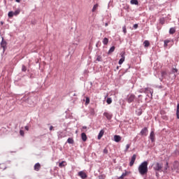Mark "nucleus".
I'll use <instances>...</instances> for the list:
<instances>
[{
  "label": "nucleus",
  "mask_w": 179,
  "mask_h": 179,
  "mask_svg": "<svg viewBox=\"0 0 179 179\" xmlns=\"http://www.w3.org/2000/svg\"><path fill=\"white\" fill-rule=\"evenodd\" d=\"M148 162L145 161L138 166V170L141 176H146V174H148Z\"/></svg>",
  "instance_id": "f257e3e1"
},
{
  "label": "nucleus",
  "mask_w": 179,
  "mask_h": 179,
  "mask_svg": "<svg viewBox=\"0 0 179 179\" xmlns=\"http://www.w3.org/2000/svg\"><path fill=\"white\" fill-rule=\"evenodd\" d=\"M127 103H132L135 100V94H129L127 95Z\"/></svg>",
  "instance_id": "f03ea898"
},
{
  "label": "nucleus",
  "mask_w": 179,
  "mask_h": 179,
  "mask_svg": "<svg viewBox=\"0 0 179 179\" xmlns=\"http://www.w3.org/2000/svg\"><path fill=\"white\" fill-rule=\"evenodd\" d=\"M162 169H163V166H162V164H160L159 163H157L154 166V169L157 171H160Z\"/></svg>",
  "instance_id": "7ed1b4c3"
},
{
  "label": "nucleus",
  "mask_w": 179,
  "mask_h": 179,
  "mask_svg": "<svg viewBox=\"0 0 179 179\" xmlns=\"http://www.w3.org/2000/svg\"><path fill=\"white\" fill-rule=\"evenodd\" d=\"M78 176L83 179L87 178V174H86V173H85L83 171L78 172Z\"/></svg>",
  "instance_id": "20e7f679"
},
{
  "label": "nucleus",
  "mask_w": 179,
  "mask_h": 179,
  "mask_svg": "<svg viewBox=\"0 0 179 179\" xmlns=\"http://www.w3.org/2000/svg\"><path fill=\"white\" fill-rule=\"evenodd\" d=\"M125 61V52L121 53V59L119 60V65H122Z\"/></svg>",
  "instance_id": "39448f33"
},
{
  "label": "nucleus",
  "mask_w": 179,
  "mask_h": 179,
  "mask_svg": "<svg viewBox=\"0 0 179 179\" xmlns=\"http://www.w3.org/2000/svg\"><path fill=\"white\" fill-rule=\"evenodd\" d=\"M135 160H136V155L134 154L131 157V159L130 163H129L130 167H132V166H134V164L135 163Z\"/></svg>",
  "instance_id": "423d86ee"
},
{
  "label": "nucleus",
  "mask_w": 179,
  "mask_h": 179,
  "mask_svg": "<svg viewBox=\"0 0 179 179\" xmlns=\"http://www.w3.org/2000/svg\"><path fill=\"white\" fill-rule=\"evenodd\" d=\"M34 169L35 171H40V169H41V165L40 164V163H36L34 165Z\"/></svg>",
  "instance_id": "0eeeda50"
},
{
  "label": "nucleus",
  "mask_w": 179,
  "mask_h": 179,
  "mask_svg": "<svg viewBox=\"0 0 179 179\" xmlns=\"http://www.w3.org/2000/svg\"><path fill=\"white\" fill-rule=\"evenodd\" d=\"M141 135H144V136H146L148 135V127H144L141 131Z\"/></svg>",
  "instance_id": "6e6552de"
},
{
  "label": "nucleus",
  "mask_w": 179,
  "mask_h": 179,
  "mask_svg": "<svg viewBox=\"0 0 179 179\" xmlns=\"http://www.w3.org/2000/svg\"><path fill=\"white\" fill-rule=\"evenodd\" d=\"M6 42L2 38L1 43V46L3 49V51H5V48H6Z\"/></svg>",
  "instance_id": "1a4fd4ad"
},
{
  "label": "nucleus",
  "mask_w": 179,
  "mask_h": 179,
  "mask_svg": "<svg viewBox=\"0 0 179 179\" xmlns=\"http://www.w3.org/2000/svg\"><path fill=\"white\" fill-rule=\"evenodd\" d=\"M150 139L152 142H155V131H151L150 134Z\"/></svg>",
  "instance_id": "9d476101"
},
{
  "label": "nucleus",
  "mask_w": 179,
  "mask_h": 179,
  "mask_svg": "<svg viewBox=\"0 0 179 179\" xmlns=\"http://www.w3.org/2000/svg\"><path fill=\"white\" fill-rule=\"evenodd\" d=\"M81 138H82V141H83V142H86V141H87V136H86L85 133L81 134Z\"/></svg>",
  "instance_id": "9b49d317"
},
{
  "label": "nucleus",
  "mask_w": 179,
  "mask_h": 179,
  "mask_svg": "<svg viewBox=\"0 0 179 179\" xmlns=\"http://www.w3.org/2000/svg\"><path fill=\"white\" fill-rule=\"evenodd\" d=\"M113 138H114L115 142H121V137H120V136L115 135Z\"/></svg>",
  "instance_id": "f8f14e48"
},
{
  "label": "nucleus",
  "mask_w": 179,
  "mask_h": 179,
  "mask_svg": "<svg viewBox=\"0 0 179 179\" xmlns=\"http://www.w3.org/2000/svg\"><path fill=\"white\" fill-rule=\"evenodd\" d=\"M103 115L107 118V120H111V118L113 117L110 113H108L107 112H105L103 113Z\"/></svg>",
  "instance_id": "ddd939ff"
},
{
  "label": "nucleus",
  "mask_w": 179,
  "mask_h": 179,
  "mask_svg": "<svg viewBox=\"0 0 179 179\" xmlns=\"http://www.w3.org/2000/svg\"><path fill=\"white\" fill-rule=\"evenodd\" d=\"M103 135H104V130H101L98 135V139H101V138H103Z\"/></svg>",
  "instance_id": "4468645a"
},
{
  "label": "nucleus",
  "mask_w": 179,
  "mask_h": 179,
  "mask_svg": "<svg viewBox=\"0 0 179 179\" xmlns=\"http://www.w3.org/2000/svg\"><path fill=\"white\" fill-rule=\"evenodd\" d=\"M65 166H66V162L65 161H62L59 164V167H60V169H62V167H65Z\"/></svg>",
  "instance_id": "2eb2a0df"
},
{
  "label": "nucleus",
  "mask_w": 179,
  "mask_h": 179,
  "mask_svg": "<svg viewBox=\"0 0 179 179\" xmlns=\"http://www.w3.org/2000/svg\"><path fill=\"white\" fill-rule=\"evenodd\" d=\"M130 3L131 5H139V1L138 0H131Z\"/></svg>",
  "instance_id": "dca6fc26"
},
{
  "label": "nucleus",
  "mask_w": 179,
  "mask_h": 179,
  "mask_svg": "<svg viewBox=\"0 0 179 179\" xmlns=\"http://www.w3.org/2000/svg\"><path fill=\"white\" fill-rule=\"evenodd\" d=\"M143 45L146 48L149 47V45H150V43L149 42V41H145L143 42Z\"/></svg>",
  "instance_id": "f3484780"
},
{
  "label": "nucleus",
  "mask_w": 179,
  "mask_h": 179,
  "mask_svg": "<svg viewBox=\"0 0 179 179\" xmlns=\"http://www.w3.org/2000/svg\"><path fill=\"white\" fill-rule=\"evenodd\" d=\"M74 142L75 141H73V138H69L67 139V143H70L71 145H73Z\"/></svg>",
  "instance_id": "a211bd4d"
},
{
  "label": "nucleus",
  "mask_w": 179,
  "mask_h": 179,
  "mask_svg": "<svg viewBox=\"0 0 179 179\" xmlns=\"http://www.w3.org/2000/svg\"><path fill=\"white\" fill-rule=\"evenodd\" d=\"M176 117L178 120H179V103L177 104V108H176Z\"/></svg>",
  "instance_id": "6ab92c4d"
},
{
  "label": "nucleus",
  "mask_w": 179,
  "mask_h": 179,
  "mask_svg": "<svg viewBox=\"0 0 179 179\" xmlns=\"http://www.w3.org/2000/svg\"><path fill=\"white\" fill-rule=\"evenodd\" d=\"M102 43L104 45H107V44H108V38H104Z\"/></svg>",
  "instance_id": "aec40b11"
},
{
  "label": "nucleus",
  "mask_w": 179,
  "mask_h": 179,
  "mask_svg": "<svg viewBox=\"0 0 179 179\" xmlns=\"http://www.w3.org/2000/svg\"><path fill=\"white\" fill-rule=\"evenodd\" d=\"M176 33V28L172 27L169 29V34H174Z\"/></svg>",
  "instance_id": "412c9836"
},
{
  "label": "nucleus",
  "mask_w": 179,
  "mask_h": 179,
  "mask_svg": "<svg viewBox=\"0 0 179 179\" xmlns=\"http://www.w3.org/2000/svg\"><path fill=\"white\" fill-rule=\"evenodd\" d=\"M115 50V46H112L108 50V54H111V52H114Z\"/></svg>",
  "instance_id": "4be33fe9"
},
{
  "label": "nucleus",
  "mask_w": 179,
  "mask_h": 179,
  "mask_svg": "<svg viewBox=\"0 0 179 179\" xmlns=\"http://www.w3.org/2000/svg\"><path fill=\"white\" fill-rule=\"evenodd\" d=\"M169 43H170V40L167 39L164 41V46L165 48H167V46L169 45Z\"/></svg>",
  "instance_id": "5701e85b"
},
{
  "label": "nucleus",
  "mask_w": 179,
  "mask_h": 179,
  "mask_svg": "<svg viewBox=\"0 0 179 179\" xmlns=\"http://www.w3.org/2000/svg\"><path fill=\"white\" fill-rule=\"evenodd\" d=\"M97 8H99V4H95L92 10V12H96L97 10Z\"/></svg>",
  "instance_id": "b1692460"
},
{
  "label": "nucleus",
  "mask_w": 179,
  "mask_h": 179,
  "mask_svg": "<svg viewBox=\"0 0 179 179\" xmlns=\"http://www.w3.org/2000/svg\"><path fill=\"white\" fill-rule=\"evenodd\" d=\"M8 17H10V19H12V17H13V16H15V15L13 14V11H10L8 14Z\"/></svg>",
  "instance_id": "393cba45"
},
{
  "label": "nucleus",
  "mask_w": 179,
  "mask_h": 179,
  "mask_svg": "<svg viewBox=\"0 0 179 179\" xmlns=\"http://www.w3.org/2000/svg\"><path fill=\"white\" fill-rule=\"evenodd\" d=\"M20 13V10H16L15 12H13L14 16H17Z\"/></svg>",
  "instance_id": "a878e982"
},
{
  "label": "nucleus",
  "mask_w": 179,
  "mask_h": 179,
  "mask_svg": "<svg viewBox=\"0 0 179 179\" xmlns=\"http://www.w3.org/2000/svg\"><path fill=\"white\" fill-rule=\"evenodd\" d=\"M106 103L108 104H111V103H113V99H111V98H108L106 100Z\"/></svg>",
  "instance_id": "bb28decb"
},
{
  "label": "nucleus",
  "mask_w": 179,
  "mask_h": 179,
  "mask_svg": "<svg viewBox=\"0 0 179 179\" xmlns=\"http://www.w3.org/2000/svg\"><path fill=\"white\" fill-rule=\"evenodd\" d=\"M90 103V99L89 97L85 98V104H89Z\"/></svg>",
  "instance_id": "cd10ccee"
},
{
  "label": "nucleus",
  "mask_w": 179,
  "mask_h": 179,
  "mask_svg": "<svg viewBox=\"0 0 179 179\" xmlns=\"http://www.w3.org/2000/svg\"><path fill=\"white\" fill-rule=\"evenodd\" d=\"M22 72H26V71H27L26 66H24V65L22 66Z\"/></svg>",
  "instance_id": "c85d7f7f"
},
{
  "label": "nucleus",
  "mask_w": 179,
  "mask_h": 179,
  "mask_svg": "<svg viewBox=\"0 0 179 179\" xmlns=\"http://www.w3.org/2000/svg\"><path fill=\"white\" fill-rule=\"evenodd\" d=\"M164 22L165 20L164 17L159 19V23H161V24H164Z\"/></svg>",
  "instance_id": "c756f323"
},
{
  "label": "nucleus",
  "mask_w": 179,
  "mask_h": 179,
  "mask_svg": "<svg viewBox=\"0 0 179 179\" xmlns=\"http://www.w3.org/2000/svg\"><path fill=\"white\" fill-rule=\"evenodd\" d=\"M122 30L124 34H127V27L124 26L122 27Z\"/></svg>",
  "instance_id": "7c9ffc66"
},
{
  "label": "nucleus",
  "mask_w": 179,
  "mask_h": 179,
  "mask_svg": "<svg viewBox=\"0 0 179 179\" xmlns=\"http://www.w3.org/2000/svg\"><path fill=\"white\" fill-rule=\"evenodd\" d=\"M124 177H127V172L122 174V176L120 177V178L123 179Z\"/></svg>",
  "instance_id": "2f4dec72"
},
{
  "label": "nucleus",
  "mask_w": 179,
  "mask_h": 179,
  "mask_svg": "<svg viewBox=\"0 0 179 179\" xmlns=\"http://www.w3.org/2000/svg\"><path fill=\"white\" fill-rule=\"evenodd\" d=\"M20 135H21V136H24V131L23 130H20Z\"/></svg>",
  "instance_id": "473e14b6"
},
{
  "label": "nucleus",
  "mask_w": 179,
  "mask_h": 179,
  "mask_svg": "<svg viewBox=\"0 0 179 179\" xmlns=\"http://www.w3.org/2000/svg\"><path fill=\"white\" fill-rule=\"evenodd\" d=\"M172 72H173V73H177V72H178V69H172Z\"/></svg>",
  "instance_id": "72a5a7b5"
},
{
  "label": "nucleus",
  "mask_w": 179,
  "mask_h": 179,
  "mask_svg": "<svg viewBox=\"0 0 179 179\" xmlns=\"http://www.w3.org/2000/svg\"><path fill=\"white\" fill-rule=\"evenodd\" d=\"M130 146H131V145H130L129 144H127V145H126L125 152H128V150L129 149Z\"/></svg>",
  "instance_id": "f704fd0d"
},
{
  "label": "nucleus",
  "mask_w": 179,
  "mask_h": 179,
  "mask_svg": "<svg viewBox=\"0 0 179 179\" xmlns=\"http://www.w3.org/2000/svg\"><path fill=\"white\" fill-rule=\"evenodd\" d=\"M103 153L105 154V155H107L108 153V150L106 148H104V150H103Z\"/></svg>",
  "instance_id": "c9c22d12"
},
{
  "label": "nucleus",
  "mask_w": 179,
  "mask_h": 179,
  "mask_svg": "<svg viewBox=\"0 0 179 179\" xmlns=\"http://www.w3.org/2000/svg\"><path fill=\"white\" fill-rule=\"evenodd\" d=\"M96 61L101 62V56H98L97 58H96Z\"/></svg>",
  "instance_id": "e433bc0d"
},
{
  "label": "nucleus",
  "mask_w": 179,
  "mask_h": 179,
  "mask_svg": "<svg viewBox=\"0 0 179 179\" xmlns=\"http://www.w3.org/2000/svg\"><path fill=\"white\" fill-rule=\"evenodd\" d=\"M134 29H138V24H135L134 25Z\"/></svg>",
  "instance_id": "4c0bfd02"
},
{
  "label": "nucleus",
  "mask_w": 179,
  "mask_h": 179,
  "mask_svg": "<svg viewBox=\"0 0 179 179\" xmlns=\"http://www.w3.org/2000/svg\"><path fill=\"white\" fill-rule=\"evenodd\" d=\"M166 166L165 167V170H167V167H169V162H166Z\"/></svg>",
  "instance_id": "58836bf2"
},
{
  "label": "nucleus",
  "mask_w": 179,
  "mask_h": 179,
  "mask_svg": "<svg viewBox=\"0 0 179 179\" xmlns=\"http://www.w3.org/2000/svg\"><path fill=\"white\" fill-rule=\"evenodd\" d=\"M52 129H54V127L50 126V131H52Z\"/></svg>",
  "instance_id": "ea45409f"
},
{
  "label": "nucleus",
  "mask_w": 179,
  "mask_h": 179,
  "mask_svg": "<svg viewBox=\"0 0 179 179\" xmlns=\"http://www.w3.org/2000/svg\"><path fill=\"white\" fill-rule=\"evenodd\" d=\"M24 128H25L26 131H29V127H28V126H26Z\"/></svg>",
  "instance_id": "a19ab883"
},
{
  "label": "nucleus",
  "mask_w": 179,
  "mask_h": 179,
  "mask_svg": "<svg viewBox=\"0 0 179 179\" xmlns=\"http://www.w3.org/2000/svg\"><path fill=\"white\" fill-rule=\"evenodd\" d=\"M87 127L86 126L83 127V129H87Z\"/></svg>",
  "instance_id": "79ce46f5"
},
{
  "label": "nucleus",
  "mask_w": 179,
  "mask_h": 179,
  "mask_svg": "<svg viewBox=\"0 0 179 179\" xmlns=\"http://www.w3.org/2000/svg\"><path fill=\"white\" fill-rule=\"evenodd\" d=\"M105 26H106V27H107V26H108V23L106 22V23L105 24Z\"/></svg>",
  "instance_id": "37998d69"
},
{
  "label": "nucleus",
  "mask_w": 179,
  "mask_h": 179,
  "mask_svg": "<svg viewBox=\"0 0 179 179\" xmlns=\"http://www.w3.org/2000/svg\"><path fill=\"white\" fill-rule=\"evenodd\" d=\"M15 2L20 3V0H15Z\"/></svg>",
  "instance_id": "c03bdc74"
},
{
  "label": "nucleus",
  "mask_w": 179,
  "mask_h": 179,
  "mask_svg": "<svg viewBox=\"0 0 179 179\" xmlns=\"http://www.w3.org/2000/svg\"><path fill=\"white\" fill-rule=\"evenodd\" d=\"M0 23H1V26L3 25V22L1 21V22H0Z\"/></svg>",
  "instance_id": "a18cd8bd"
},
{
  "label": "nucleus",
  "mask_w": 179,
  "mask_h": 179,
  "mask_svg": "<svg viewBox=\"0 0 179 179\" xmlns=\"http://www.w3.org/2000/svg\"><path fill=\"white\" fill-rule=\"evenodd\" d=\"M5 3H6V0H4Z\"/></svg>",
  "instance_id": "49530a36"
},
{
  "label": "nucleus",
  "mask_w": 179,
  "mask_h": 179,
  "mask_svg": "<svg viewBox=\"0 0 179 179\" xmlns=\"http://www.w3.org/2000/svg\"><path fill=\"white\" fill-rule=\"evenodd\" d=\"M117 69H119V67H118V66H117Z\"/></svg>",
  "instance_id": "de8ad7c7"
},
{
  "label": "nucleus",
  "mask_w": 179,
  "mask_h": 179,
  "mask_svg": "<svg viewBox=\"0 0 179 179\" xmlns=\"http://www.w3.org/2000/svg\"><path fill=\"white\" fill-rule=\"evenodd\" d=\"M151 94L153 93V92H150Z\"/></svg>",
  "instance_id": "09e8293b"
},
{
  "label": "nucleus",
  "mask_w": 179,
  "mask_h": 179,
  "mask_svg": "<svg viewBox=\"0 0 179 179\" xmlns=\"http://www.w3.org/2000/svg\"><path fill=\"white\" fill-rule=\"evenodd\" d=\"M145 90H148V88H145Z\"/></svg>",
  "instance_id": "8fccbe9b"
},
{
  "label": "nucleus",
  "mask_w": 179,
  "mask_h": 179,
  "mask_svg": "<svg viewBox=\"0 0 179 179\" xmlns=\"http://www.w3.org/2000/svg\"><path fill=\"white\" fill-rule=\"evenodd\" d=\"M10 1H13V0H10Z\"/></svg>",
  "instance_id": "3c124183"
}]
</instances>
